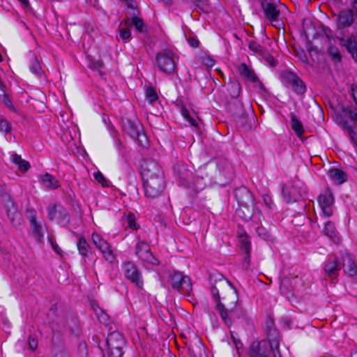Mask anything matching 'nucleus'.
<instances>
[{
    "mask_svg": "<svg viewBox=\"0 0 357 357\" xmlns=\"http://www.w3.org/2000/svg\"><path fill=\"white\" fill-rule=\"evenodd\" d=\"M211 292L216 309L227 326L231 325L232 319L244 317L245 311L238 303L237 290L229 280L220 279L212 287Z\"/></svg>",
    "mask_w": 357,
    "mask_h": 357,
    "instance_id": "f257e3e1",
    "label": "nucleus"
},
{
    "mask_svg": "<svg viewBox=\"0 0 357 357\" xmlns=\"http://www.w3.org/2000/svg\"><path fill=\"white\" fill-rule=\"evenodd\" d=\"M142 176L145 195L150 199L159 197L165 188L163 173L159 165L150 161L142 167Z\"/></svg>",
    "mask_w": 357,
    "mask_h": 357,
    "instance_id": "f03ea898",
    "label": "nucleus"
},
{
    "mask_svg": "<svg viewBox=\"0 0 357 357\" xmlns=\"http://www.w3.org/2000/svg\"><path fill=\"white\" fill-rule=\"evenodd\" d=\"M179 56L172 50L166 49L158 52L155 56L157 67L167 75H173L177 71Z\"/></svg>",
    "mask_w": 357,
    "mask_h": 357,
    "instance_id": "7ed1b4c3",
    "label": "nucleus"
},
{
    "mask_svg": "<svg viewBox=\"0 0 357 357\" xmlns=\"http://www.w3.org/2000/svg\"><path fill=\"white\" fill-rule=\"evenodd\" d=\"M168 282L173 289L181 293L186 298H192V284L190 277L181 272L173 271L169 274Z\"/></svg>",
    "mask_w": 357,
    "mask_h": 357,
    "instance_id": "20e7f679",
    "label": "nucleus"
},
{
    "mask_svg": "<svg viewBox=\"0 0 357 357\" xmlns=\"http://www.w3.org/2000/svg\"><path fill=\"white\" fill-rule=\"evenodd\" d=\"M261 5L262 10L271 25L280 29L282 25L281 21V11L273 0H257Z\"/></svg>",
    "mask_w": 357,
    "mask_h": 357,
    "instance_id": "39448f33",
    "label": "nucleus"
},
{
    "mask_svg": "<svg viewBox=\"0 0 357 357\" xmlns=\"http://www.w3.org/2000/svg\"><path fill=\"white\" fill-rule=\"evenodd\" d=\"M265 331L267 336L266 340H268L271 350L273 357H282L280 351V337L278 331L275 327L274 321L268 317L266 321Z\"/></svg>",
    "mask_w": 357,
    "mask_h": 357,
    "instance_id": "423d86ee",
    "label": "nucleus"
},
{
    "mask_svg": "<svg viewBox=\"0 0 357 357\" xmlns=\"http://www.w3.org/2000/svg\"><path fill=\"white\" fill-rule=\"evenodd\" d=\"M126 341L123 334L118 331L110 333L107 337L109 355L111 357H122Z\"/></svg>",
    "mask_w": 357,
    "mask_h": 357,
    "instance_id": "0eeeda50",
    "label": "nucleus"
},
{
    "mask_svg": "<svg viewBox=\"0 0 357 357\" xmlns=\"http://www.w3.org/2000/svg\"><path fill=\"white\" fill-rule=\"evenodd\" d=\"M124 130L133 139L138 142L140 146L143 149L147 147V138L143 132L142 125L139 121H127L124 125Z\"/></svg>",
    "mask_w": 357,
    "mask_h": 357,
    "instance_id": "6e6552de",
    "label": "nucleus"
},
{
    "mask_svg": "<svg viewBox=\"0 0 357 357\" xmlns=\"http://www.w3.org/2000/svg\"><path fill=\"white\" fill-rule=\"evenodd\" d=\"M301 284V280L297 276L284 278L281 280L280 289L281 293L288 298L297 297L299 296L298 286Z\"/></svg>",
    "mask_w": 357,
    "mask_h": 357,
    "instance_id": "1a4fd4ad",
    "label": "nucleus"
},
{
    "mask_svg": "<svg viewBox=\"0 0 357 357\" xmlns=\"http://www.w3.org/2000/svg\"><path fill=\"white\" fill-rule=\"evenodd\" d=\"M122 267L126 278L137 288L142 289L144 286L143 278L137 266L133 262L128 261L123 263Z\"/></svg>",
    "mask_w": 357,
    "mask_h": 357,
    "instance_id": "9d476101",
    "label": "nucleus"
},
{
    "mask_svg": "<svg viewBox=\"0 0 357 357\" xmlns=\"http://www.w3.org/2000/svg\"><path fill=\"white\" fill-rule=\"evenodd\" d=\"M135 255L148 264H159V260L151 252L150 246L145 241L138 240L135 245Z\"/></svg>",
    "mask_w": 357,
    "mask_h": 357,
    "instance_id": "9b49d317",
    "label": "nucleus"
},
{
    "mask_svg": "<svg viewBox=\"0 0 357 357\" xmlns=\"http://www.w3.org/2000/svg\"><path fill=\"white\" fill-rule=\"evenodd\" d=\"M271 352L272 350H271L268 340H255L248 347L247 355L248 357H270Z\"/></svg>",
    "mask_w": 357,
    "mask_h": 357,
    "instance_id": "f8f14e48",
    "label": "nucleus"
},
{
    "mask_svg": "<svg viewBox=\"0 0 357 357\" xmlns=\"http://www.w3.org/2000/svg\"><path fill=\"white\" fill-rule=\"evenodd\" d=\"M282 77L286 86L299 95H303L306 91V86L303 80L292 72H284Z\"/></svg>",
    "mask_w": 357,
    "mask_h": 357,
    "instance_id": "ddd939ff",
    "label": "nucleus"
},
{
    "mask_svg": "<svg viewBox=\"0 0 357 357\" xmlns=\"http://www.w3.org/2000/svg\"><path fill=\"white\" fill-rule=\"evenodd\" d=\"M91 239L96 247L101 252L105 260L112 263L115 260V255L109 243L97 233L92 234Z\"/></svg>",
    "mask_w": 357,
    "mask_h": 357,
    "instance_id": "4468645a",
    "label": "nucleus"
},
{
    "mask_svg": "<svg viewBox=\"0 0 357 357\" xmlns=\"http://www.w3.org/2000/svg\"><path fill=\"white\" fill-rule=\"evenodd\" d=\"M48 218L56 221L61 225H66L69 222V215L66 208L59 204H53L47 208Z\"/></svg>",
    "mask_w": 357,
    "mask_h": 357,
    "instance_id": "2eb2a0df",
    "label": "nucleus"
},
{
    "mask_svg": "<svg viewBox=\"0 0 357 357\" xmlns=\"http://www.w3.org/2000/svg\"><path fill=\"white\" fill-rule=\"evenodd\" d=\"M342 268V261L335 255L329 256L324 264V273L331 280H336Z\"/></svg>",
    "mask_w": 357,
    "mask_h": 357,
    "instance_id": "dca6fc26",
    "label": "nucleus"
},
{
    "mask_svg": "<svg viewBox=\"0 0 357 357\" xmlns=\"http://www.w3.org/2000/svg\"><path fill=\"white\" fill-rule=\"evenodd\" d=\"M319 205L321 209V217L322 218H329L333 213L332 206L334 203V197L331 190H325L318 197Z\"/></svg>",
    "mask_w": 357,
    "mask_h": 357,
    "instance_id": "f3484780",
    "label": "nucleus"
},
{
    "mask_svg": "<svg viewBox=\"0 0 357 357\" xmlns=\"http://www.w3.org/2000/svg\"><path fill=\"white\" fill-rule=\"evenodd\" d=\"M235 198L240 206L249 208L255 206L253 195L245 186H241L235 190Z\"/></svg>",
    "mask_w": 357,
    "mask_h": 357,
    "instance_id": "a211bd4d",
    "label": "nucleus"
},
{
    "mask_svg": "<svg viewBox=\"0 0 357 357\" xmlns=\"http://www.w3.org/2000/svg\"><path fill=\"white\" fill-rule=\"evenodd\" d=\"M336 118L338 123L349 137L350 142L354 146H357V132L354 131L353 126L349 123V121H350L349 116L336 112Z\"/></svg>",
    "mask_w": 357,
    "mask_h": 357,
    "instance_id": "6ab92c4d",
    "label": "nucleus"
},
{
    "mask_svg": "<svg viewBox=\"0 0 357 357\" xmlns=\"http://www.w3.org/2000/svg\"><path fill=\"white\" fill-rule=\"evenodd\" d=\"M8 203L5 205V209L7 213V216L9 218L10 223L14 226L17 227L20 225L22 215L21 213L17 211V206L10 197H8Z\"/></svg>",
    "mask_w": 357,
    "mask_h": 357,
    "instance_id": "aec40b11",
    "label": "nucleus"
},
{
    "mask_svg": "<svg viewBox=\"0 0 357 357\" xmlns=\"http://www.w3.org/2000/svg\"><path fill=\"white\" fill-rule=\"evenodd\" d=\"M29 218L32 228L31 234L38 242H40L44 237L43 222L37 220L36 214L34 211L31 213Z\"/></svg>",
    "mask_w": 357,
    "mask_h": 357,
    "instance_id": "412c9836",
    "label": "nucleus"
},
{
    "mask_svg": "<svg viewBox=\"0 0 357 357\" xmlns=\"http://www.w3.org/2000/svg\"><path fill=\"white\" fill-rule=\"evenodd\" d=\"M337 38L340 41L342 46L345 47L352 58L357 60V45L355 37L352 35L349 38L345 39L343 33L340 31Z\"/></svg>",
    "mask_w": 357,
    "mask_h": 357,
    "instance_id": "4be33fe9",
    "label": "nucleus"
},
{
    "mask_svg": "<svg viewBox=\"0 0 357 357\" xmlns=\"http://www.w3.org/2000/svg\"><path fill=\"white\" fill-rule=\"evenodd\" d=\"M341 261L342 268H344V272L346 275L350 277L357 275V264L351 255L346 254L343 255Z\"/></svg>",
    "mask_w": 357,
    "mask_h": 357,
    "instance_id": "5701e85b",
    "label": "nucleus"
},
{
    "mask_svg": "<svg viewBox=\"0 0 357 357\" xmlns=\"http://www.w3.org/2000/svg\"><path fill=\"white\" fill-rule=\"evenodd\" d=\"M352 96L354 100L357 105V86L352 88ZM337 113L343 114V115L349 116L350 122L357 125V107L355 106L342 107L341 109Z\"/></svg>",
    "mask_w": 357,
    "mask_h": 357,
    "instance_id": "b1692460",
    "label": "nucleus"
},
{
    "mask_svg": "<svg viewBox=\"0 0 357 357\" xmlns=\"http://www.w3.org/2000/svg\"><path fill=\"white\" fill-rule=\"evenodd\" d=\"M354 22V12L351 10H342L338 15L337 26L338 29L350 26Z\"/></svg>",
    "mask_w": 357,
    "mask_h": 357,
    "instance_id": "393cba45",
    "label": "nucleus"
},
{
    "mask_svg": "<svg viewBox=\"0 0 357 357\" xmlns=\"http://www.w3.org/2000/svg\"><path fill=\"white\" fill-rule=\"evenodd\" d=\"M237 68L241 76H242L246 82L250 83L259 82L254 70L245 63H240Z\"/></svg>",
    "mask_w": 357,
    "mask_h": 357,
    "instance_id": "a878e982",
    "label": "nucleus"
},
{
    "mask_svg": "<svg viewBox=\"0 0 357 357\" xmlns=\"http://www.w3.org/2000/svg\"><path fill=\"white\" fill-rule=\"evenodd\" d=\"M282 194L287 203L296 202L301 197V195L296 190V188L294 185H291V186L284 185L282 187Z\"/></svg>",
    "mask_w": 357,
    "mask_h": 357,
    "instance_id": "bb28decb",
    "label": "nucleus"
},
{
    "mask_svg": "<svg viewBox=\"0 0 357 357\" xmlns=\"http://www.w3.org/2000/svg\"><path fill=\"white\" fill-rule=\"evenodd\" d=\"M40 182L45 188L54 190L57 189L60 187L59 180H57L54 176L49 173L40 176Z\"/></svg>",
    "mask_w": 357,
    "mask_h": 357,
    "instance_id": "cd10ccee",
    "label": "nucleus"
},
{
    "mask_svg": "<svg viewBox=\"0 0 357 357\" xmlns=\"http://www.w3.org/2000/svg\"><path fill=\"white\" fill-rule=\"evenodd\" d=\"M77 247L79 255L84 259L88 258L92 254L91 246L83 236L79 237Z\"/></svg>",
    "mask_w": 357,
    "mask_h": 357,
    "instance_id": "c85d7f7f",
    "label": "nucleus"
},
{
    "mask_svg": "<svg viewBox=\"0 0 357 357\" xmlns=\"http://www.w3.org/2000/svg\"><path fill=\"white\" fill-rule=\"evenodd\" d=\"M328 176L334 183L337 185L342 184L347 180V174L339 169H330Z\"/></svg>",
    "mask_w": 357,
    "mask_h": 357,
    "instance_id": "c756f323",
    "label": "nucleus"
},
{
    "mask_svg": "<svg viewBox=\"0 0 357 357\" xmlns=\"http://www.w3.org/2000/svg\"><path fill=\"white\" fill-rule=\"evenodd\" d=\"M321 232L326 236H328L333 241L336 242L337 240V230L335 225L330 220H326L324 222V228Z\"/></svg>",
    "mask_w": 357,
    "mask_h": 357,
    "instance_id": "7c9ffc66",
    "label": "nucleus"
},
{
    "mask_svg": "<svg viewBox=\"0 0 357 357\" xmlns=\"http://www.w3.org/2000/svg\"><path fill=\"white\" fill-rule=\"evenodd\" d=\"M10 160L16 165L22 172H26L30 168V164L28 161L22 158L21 155L17 153H13L10 156Z\"/></svg>",
    "mask_w": 357,
    "mask_h": 357,
    "instance_id": "2f4dec72",
    "label": "nucleus"
},
{
    "mask_svg": "<svg viewBox=\"0 0 357 357\" xmlns=\"http://www.w3.org/2000/svg\"><path fill=\"white\" fill-rule=\"evenodd\" d=\"M174 171L177 174L178 178L183 185L188 183L190 173L187 169L186 165L183 164H178L174 167Z\"/></svg>",
    "mask_w": 357,
    "mask_h": 357,
    "instance_id": "473e14b6",
    "label": "nucleus"
},
{
    "mask_svg": "<svg viewBox=\"0 0 357 357\" xmlns=\"http://www.w3.org/2000/svg\"><path fill=\"white\" fill-rule=\"evenodd\" d=\"M227 91L231 98H237L241 91V85L236 79L230 80L228 83Z\"/></svg>",
    "mask_w": 357,
    "mask_h": 357,
    "instance_id": "72a5a7b5",
    "label": "nucleus"
},
{
    "mask_svg": "<svg viewBox=\"0 0 357 357\" xmlns=\"http://www.w3.org/2000/svg\"><path fill=\"white\" fill-rule=\"evenodd\" d=\"M291 126L296 135L298 137H301L304 132L303 127L294 114H291Z\"/></svg>",
    "mask_w": 357,
    "mask_h": 357,
    "instance_id": "f704fd0d",
    "label": "nucleus"
},
{
    "mask_svg": "<svg viewBox=\"0 0 357 357\" xmlns=\"http://www.w3.org/2000/svg\"><path fill=\"white\" fill-rule=\"evenodd\" d=\"M131 17L130 19V24L135 26L136 30L140 33H144L146 31V26L144 24L143 20L136 15Z\"/></svg>",
    "mask_w": 357,
    "mask_h": 357,
    "instance_id": "c9c22d12",
    "label": "nucleus"
},
{
    "mask_svg": "<svg viewBox=\"0 0 357 357\" xmlns=\"http://www.w3.org/2000/svg\"><path fill=\"white\" fill-rule=\"evenodd\" d=\"M327 52L334 62L339 63L341 61L342 55L336 46L330 44L328 47Z\"/></svg>",
    "mask_w": 357,
    "mask_h": 357,
    "instance_id": "e433bc0d",
    "label": "nucleus"
},
{
    "mask_svg": "<svg viewBox=\"0 0 357 357\" xmlns=\"http://www.w3.org/2000/svg\"><path fill=\"white\" fill-rule=\"evenodd\" d=\"M123 220L124 223H126L133 230H137L139 228V225L136 222L135 215L132 213H129L123 218Z\"/></svg>",
    "mask_w": 357,
    "mask_h": 357,
    "instance_id": "4c0bfd02",
    "label": "nucleus"
},
{
    "mask_svg": "<svg viewBox=\"0 0 357 357\" xmlns=\"http://www.w3.org/2000/svg\"><path fill=\"white\" fill-rule=\"evenodd\" d=\"M145 96L147 101L152 105L158 100V96L155 90L151 86H149L146 89Z\"/></svg>",
    "mask_w": 357,
    "mask_h": 357,
    "instance_id": "58836bf2",
    "label": "nucleus"
},
{
    "mask_svg": "<svg viewBox=\"0 0 357 357\" xmlns=\"http://www.w3.org/2000/svg\"><path fill=\"white\" fill-rule=\"evenodd\" d=\"M53 357H70L69 352L63 345L54 346L53 349Z\"/></svg>",
    "mask_w": 357,
    "mask_h": 357,
    "instance_id": "ea45409f",
    "label": "nucleus"
},
{
    "mask_svg": "<svg viewBox=\"0 0 357 357\" xmlns=\"http://www.w3.org/2000/svg\"><path fill=\"white\" fill-rule=\"evenodd\" d=\"M241 248L245 253L250 252L251 244L248 236H241L240 238Z\"/></svg>",
    "mask_w": 357,
    "mask_h": 357,
    "instance_id": "a19ab883",
    "label": "nucleus"
},
{
    "mask_svg": "<svg viewBox=\"0 0 357 357\" xmlns=\"http://www.w3.org/2000/svg\"><path fill=\"white\" fill-rule=\"evenodd\" d=\"M261 56H262L263 59L271 66L275 67L278 64V62L275 58L266 50L262 53Z\"/></svg>",
    "mask_w": 357,
    "mask_h": 357,
    "instance_id": "79ce46f5",
    "label": "nucleus"
},
{
    "mask_svg": "<svg viewBox=\"0 0 357 357\" xmlns=\"http://www.w3.org/2000/svg\"><path fill=\"white\" fill-rule=\"evenodd\" d=\"M11 130V126L10 123L3 119H0V132H4L5 134L10 133Z\"/></svg>",
    "mask_w": 357,
    "mask_h": 357,
    "instance_id": "37998d69",
    "label": "nucleus"
},
{
    "mask_svg": "<svg viewBox=\"0 0 357 357\" xmlns=\"http://www.w3.org/2000/svg\"><path fill=\"white\" fill-rule=\"evenodd\" d=\"M249 48L252 51L258 53L259 55H261L262 53L265 51L262 46L255 42H250L249 43Z\"/></svg>",
    "mask_w": 357,
    "mask_h": 357,
    "instance_id": "c03bdc74",
    "label": "nucleus"
},
{
    "mask_svg": "<svg viewBox=\"0 0 357 357\" xmlns=\"http://www.w3.org/2000/svg\"><path fill=\"white\" fill-rule=\"evenodd\" d=\"M199 59L202 63L208 68H211L215 64V61L207 55L200 56Z\"/></svg>",
    "mask_w": 357,
    "mask_h": 357,
    "instance_id": "a18cd8bd",
    "label": "nucleus"
},
{
    "mask_svg": "<svg viewBox=\"0 0 357 357\" xmlns=\"http://www.w3.org/2000/svg\"><path fill=\"white\" fill-rule=\"evenodd\" d=\"M30 70L33 73L38 75H40L41 71H42L39 62L36 60H34L31 63V64L30 66Z\"/></svg>",
    "mask_w": 357,
    "mask_h": 357,
    "instance_id": "49530a36",
    "label": "nucleus"
},
{
    "mask_svg": "<svg viewBox=\"0 0 357 357\" xmlns=\"http://www.w3.org/2000/svg\"><path fill=\"white\" fill-rule=\"evenodd\" d=\"M96 181L100 183L103 187L109 186V181L106 180L102 173L98 172L94 174Z\"/></svg>",
    "mask_w": 357,
    "mask_h": 357,
    "instance_id": "de8ad7c7",
    "label": "nucleus"
},
{
    "mask_svg": "<svg viewBox=\"0 0 357 357\" xmlns=\"http://www.w3.org/2000/svg\"><path fill=\"white\" fill-rule=\"evenodd\" d=\"M257 234L261 237L264 240H268L270 235L264 227H259L257 228Z\"/></svg>",
    "mask_w": 357,
    "mask_h": 357,
    "instance_id": "09e8293b",
    "label": "nucleus"
},
{
    "mask_svg": "<svg viewBox=\"0 0 357 357\" xmlns=\"http://www.w3.org/2000/svg\"><path fill=\"white\" fill-rule=\"evenodd\" d=\"M29 347L31 350H36L38 347V340L33 335H30L28 339Z\"/></svg>",
    "mask_w": 357,
    "mask_h": 357,
    "instance_id": "8fccbe9b",
    "label": "nucleus"
},
{
    "mask_svg": "<svg viewBox=\"0 0 357 357\" xmlns=\"http://www.w3.org/2000/svg\"><path fill=\"white\" fill-rule=\"evenodd\" d=\"M119 36L122 40H127L130 38L131 32L129 29H121L119 31Z\"/></svg>",
    "mask_w": 357,
    "mask_h": 357,
    "instance_id": "3c124183",
    "label": "nucleus"
},
{
    "mask_svg": "<svg viewBox=\"0 0 357 357\" xmlns=\"http://www.w3.org/2000/svg\"><path fill=\"white\" fill-rule=\"evenodd\" d=\"M100 313H97L99 321L103 324H107L109 320V316L105 313L102 310H100Z\"/></svg>",
    "mask_w": 357,
    "mask_h": 357,
    "instance_id": "603ef678",
    "label": "nucleus"
},
{
    "mask_svg": "<svg viewBox=\"0 0 357 357\" xmlns=\"http://www.w3.org/2000/svg\"><path fill=\"white\" fill-rule=\"evenodd\" d=\"M245 255L243 261V267L245 269H248L250 265V252L245 253Z\"/></svg>",
    "mask_w": 357,
    "mask_h": 357,
    "instance_id": "864d4df0",
    "label": "nucleus"
},
{
    "mask_svg": "<svg viewBox=\"0 0 357 357\" xmlns=\"http://www.w3.org/2000/svg\"><path fill=\"white\" fill-rule=\"evenodd\" d=\"M263 199H264V202L265 204L268 207H269V208L272 207V205H273V203L272 198L271 197L270 195H264Z\"/></svg>",
    "mask_w": 357,
    "mask_h": 357,
    "instance_id": "5fc2aeb1",
    "label": "nucleus"
},
{
    "mask_svg": "<svg viewBox=\"0 0 357 357\" xmlns=\"http://www.w3.org/2000/svg\"><path fill=\"white\" fill-rule=\"evenodd\" d=\"M90 67L94 70H99L102 67V62L98 61L96 62H92Z\"/></svg>",
    "mask_w": 357,
    "mask_h": 357,
    "instance_id": "6e6d98bb",
    "label": "nucleus"
},
{
    "mask_svg": "<svg viewBox=\"0 0 357 357\" xmlns=\"http://www.w3.org/2000/svg\"><path fill=\"white\" fill-rule=\"evenodd\" d=\"M51 245L55 252H56L57 254H60L61 250L55 242L51 241Z\"/></svg>",
    "mask_w": 357,
    "mask_h": 357,
    "instance_id": "4d7b16f0",
    "label": "nucleus"
},
{
    "mask_svg": "<svg viewBox=\"0 0 357 357\" xmlns=\"http://www.w3.org/2000/svg\"><path fill=\"white\" fill-rule=\"evenodd\" d=\"M188 43L191 47H197L199 45V41L195 38H190Z\"/></svg>",
    "mask_w": 357,
    "mask_h": 357,
    "instance_id": "13d9d810",
    "label": "nucleus"
},
{
    "mask_svg": "<svg viewBox=\"0 0 357 357\" xmlns=\"http://www.w3.org/2000/svg\"><path fill=\"white\" fill-rule=\"evenodd\" d=\"M181 114L182 116H183V118L185 119H188V118H190L191 116L190 115V112L189 111L185 109V108H183L182 110H181Z\"/></svg>",
    "mask_w": 357,
    "mask_h": 357,
    "instance_id": "bf43d9fd",
    "label": "nucleus"
},
{
    "mask_svg": "<svg viewBox=\"0 0 357 357\" xmlns=\"http://www.w3.org/2000/svg\"><path fill=\"white\" fill-rule=\"evenodd\" d=\"M187 121H188V123L192 126H194V127H197L198 126V124L197 123V121L196 119H195L193 117L190 116V118H188L187 119Z\"/></svg>",
    "mask_w": 357,
    "mask_h": 357,
    "instance_id": "052dcab7",
    "label": "nucleus"
},
{
    "mask_svg": "<svg viewBox=\"0 0 357 357\" xmlns=\"http://www.w3.org/2000/svg\"><path fill=\"white\" fill-rule=\"evenodd\" d=\"M18 1L20 2L22 6L24 8L26 9V8H29V0H18Z\"/></svg>",
    "mask_w": 357,
    "mask_h": 357,
    "instance_id": "680f3d73",
    "label": "nucleus"
},
{
    "mask_svg": "<svg viewBox=\"0 0 357 357\" xmlns=\"http://www.w3.org/2000/svg\"><path fill=\"white\" fill-rule=\"evenodd\" d=\"M195 6L202 9V10H204V3H203V1L202 0H197L196 3H195Z\"/></svg>",
    "mask_w": 357,
    "mask_h": 357,
    "instance_id": "e2e57ef3",
    "label": "nucleus"
},
{
    "mask_svg": "<svg viewBox=\"0 0 357 357\" xmlns=\"http://www.w3.org/2000/svg\"><path fill=\"white\" fill-rule=\"evenodd\" d=\"M128 6L130 8L135 9V3L134 1H131L130 2L128 3Z\"/></svg>",
    "mask_w": 357,
    "mask_h": 357,
    "instance_id": "0e129e2a",
    "label": "nucleus"
},
{
    "mask_svg": "<svg viewBox=\"0 0 357 357\" xmlns=\"http://www.w3.org/2000/svg\"><path fill=\"white\" fill-rule=\"evenodd\" d=\"M5 312H6V310L4 308V307L3 305H0V314H5Z\"/></svg>",
    "mask_w": 357,
    "mask_h": 357,
    "instance_id": "69168bd1",
    "label": "nucleus"
},
{
    "mask_svg": "<svg viewBox=\"0 0 357 357\" xmlns=\"http://www.w3.org/2000/svg\"><path fill=\"white\" fill-rule=\"evenodd\" d=\"M351 357H357V351L352 352L351 354Z\"/></svg>",
    "mask_w": 357,
    "mask_h": 357,
    "instance_id": "338daca9",
    "label": "nucleus"
},
{
    "mask_svg": "<svg viewBox=\"0 0 357 357\" xmlns=\"http://www.w3.org/2000/svg\"><path fill=\"white\" fill-rule=\"evenodd\" d=\"M116 144L117 145H121V142L119 139H117L116 142Z\"/></svg>",
    "mask_w": 357,
    "mask_h": 357,
    "instance_id": "774afa93",
    "label": "nucleus"
}]
</instances>
